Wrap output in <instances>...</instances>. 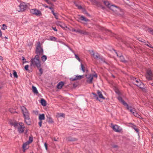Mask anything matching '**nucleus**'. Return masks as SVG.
<instances>
[{
    "label": "nucleus",
    "instance_id": "obj_46",
    "mask_svg": "<svg viewBox=\"0 0 153 153\" xmlns=\"http://www.w3.org/2000/svg\"><path fill=\"white\" fill-rule=\"evenodd\" d=\"M42 5L43 6L45 7V8H48V6L47 5L45 4H42Z\"/></svg>",
    "mask_w": 153,
    "mask_h": 153
},
{
    "label": "nucleus",
    "instance_id": "obj_54",
    "mask_svg": "<svg viewBox=\"0 0 153 153\" xmlns=\"http://www.w3.org/2000/svg\"><path fill=\"white\" fill-rule=\"evenodd\" d=\"M22 60L23 61H25V62H26V59H25L24 57H22Z\"/></svg>",
    "mask_w": 153,
    "mask_h": 153
},
{
    "label": "nucleus",
    "instance_id": "obj_28",
    "mask_svg": "<svg viewBox=\"0 0 153 153\" xmlns=\"http://www.w3.org/2000/svg\"><path fill=\"white\" fill-rule=\"evenodd\" d=\"M133 115L135 116V117H137L139 118H140L141 117V116L137 113L136 112L134 113L133 112Z\"/></svg>",
    "mask_w": 153,
    "mask_h": 153
},
{
    "label": "nucleus",
    "instance_id": "obj_53",
    "mask_svg": "<svg viewBox=\"0 0 153 153\" xmlns=\"http://www.w3.org/2000/svg\"><path fill=\"white\" fill-rule=\"evenodd\" d=\"M3 60V58L2 57L0 56V60L2 61Z\"/></svg>",
    "mask_w": 153,
    "mask_h": 153
},
{
    "label": "nucleus",
    "instance_id": "obj_5",
    "mask_svg": "<svg viewBox=\"0 0 153 153\" xmlns=\"http://www.w3.org/2000/svg\"><path fill=\"white\" fill-rule=\"evenodd\" d=\"M36 53L39 57L40 56L42 55L43 54V50L41 46L40 42H38L36 47Z\"/></svg>",
    "mask_w": 153,
    "mask_h": 153
},
{
    "label": "nucleus",
    "instance_id": "obj_24",
    "mask_svg": "<svg viewBox=\"0 0 153 153\" xmlns=\"http://www.w3.org/2000/svg\"><path fill=\"white\" fill-rule=\"evenodd\" d=\"M79 19L82 21H83L85 22H87L89 21L88 19L85 18L83 16H81L80 17Z\"/></svg>",
    "mask_w": 153,
    "mask_h": 153
},
{
    "label": "nucleus",
    "instance_id": "obj_7",
    "mask_svg": "<svg viewBox=\"0 0 153 153\" xmlns=\"http://www.w3.org/2000/svg\"><path fill=\"white\" fill-rule=\"evenodd\" d=\"M92 94L94 95V97L96 100L100 101V99H102V100H105V98L103 96L102 92L99 90L97 91V94L98 96L95 93H93Z\"/></svg>",
    "mask_w": 153,
    "mask_h": 153
},
{
    "label": "nucleus",
    "instance_id": "obj_11",
    "mask_svg": "<svg viewBox=\"0 0 153 153\" xmlns=\"http://www.w3.org/2000/svg\"><path fill=\"white\" fill-rule=\"evenodd\" d=\"M133 79L135 81L136 83L135 84V85H136L141 88H144V84L140 80L136 78H133Z\"/></svg>",
    "mask_w": 153,
    "mask_h": 153
},
{
    "label": "nucleus",
    "instance_id": "obj_52",
    "mask_svg": "<svg viewBox=\"0 0 153 153\" xmlns=\"http://www.w3.org/2000/svg\"><path fill=\"white\" fill-rule=\"evenodd\" d=\"M2 35V32L1 30H0V37H1Z\"/></svg>",
    "mask_w": 153,
    "mask_h": 153
},
{
    "label": "nucleus",
    "instance_id": "obj_32",
    "mask_svg": "<svg viewBox=\"0 0 153 153\" xmlns=\"http://www.w3.org/2000/svg\"><path fill=\"white\" fill-rule=\"evenodd\" d=\"M81 69L83 72H85V67L82 64H81Z\"/></svg>",
    "mask_w": 153,
    "mask_h": 153
},
{
    "label": "nucleus",
    "instance_id": "obj_48",
    "mask_svg": "<svg viewBox=\"0 0 153 153\" xmlns=\"http://www.w3.org/2000/svg\"><path fill=\"white\" fill-rule=\"evenodd\" d=\"M44 146H45V149H46V150H47V149H48V148H47V144L46 143H45V144H44Z\"/></svg>",
    "mask_w": 153,
    "mask_h": 153
},
{
    "label": "nucleus",
    "instance_id": "obj_43",
    "mask_svg": "<svg viewBox=\"0 0 153 153\" xmlns=\"http://www.w3.org/2000/svg\"><path fill=\"white\" fill-rule=\"evenodd\" d=\"M42 121L40 120L39 122V124L40 127H41L42 126Z\"/></svg>",
    "mask_w": 153,
    "mask_h": 153
},
{
    "label": "nucleus",
    "instance_id": "obj_36",
    "mask_svg": "<svg viewBox=\"0 0 153 153\" xmlns=\"http://www.w3.org/2000/svg\"><path fill=\"white\" fill-rule=\"evenodd\" d=\"M58 116L59 117H65V114L63 113H60L58 114Z\"/></svg>",
    "mask_w": 153,
    "mask_h": 153
},
{
    "label": "nucleus",
    "instance_id": "obj_64",
    "mask_svg": "<svg viewBox=\"0 0 153 153\" xmlns=\"http://www.w3.org/2000/svg\"><path fill=\"white\" fill-rule=\"evenodd\" d=\"M151 85H152L153 86V83L152 84H151Z\"/></svg>",
    "mask_w": 153,
    "mask_h": 153
},
{
    "label": "nucleus",
    "instance_id": "obj_50",
    "mask_svg": "<svg viewBox=\"0 0 153 153\" xmlns=\"http://www.w3.org/2000/svg\"><path fill=\"white\" fill-rule=\"evenodd\" d=\"M52 28L54 31H57V30L56 27H52Z\"/></svg>",
    "mask_w": 153,
    "mask_h": 153
},
{
    "label": "nucleus",
    "instance_id": "obj_15",
    "mask_svg": "<svg viewBox=\"0 0 153 153\" xmlns=\"http://www.w3.org/2000/svg\"><path fill=\"white\" fill-rule=\"evenodd\" d=\"M83 77V75H76L74 77L71 78L70 79L71 81H74L76 80H79Z\"/></svg>",
    "mask_w": 153,
    "mask_h": 153
},
{
    "label": "nucleus",
    "instance_id": "obj_23",
    "mask_svg": "<svg viewBox=\"0 0 153 153\" xmlns=\"http://www.w3.org/2000/svg\"><path fill=\"white\" fill-rule=\"evenodd\" d=\"M41 104L44 106H45L46 105V102L45 100L43 99H41Z\"/></svg>",
    "mask_w": 153,
    "mask_h": 153
},
{
    "label": "nucleus",
    "instance_id": "obj_16",
    "mask_svg": "<svg viewBox=\"0 0 153 153\" xmlns=\"http://www.w3.org/2000/svg\"><path fill=\"white\" fill-rule=\"evenodd\" d=\"M56 24L57 25L60 26L62 28H64L66 27L65 24L61 22L58 21L56 22Z\"/></svg>",
    "mask_w": 153,
    "mask_h": 153
},
{
    "label": "nucleus",
    "instance_id": "obj_6",
    "mask_svg": "<svg viewBox=\"0 0 153 153\" xmlns=\"http://www.w3.org/2000/svg\"><path fill=\"white\" fill-rule=\"evenodd\" d=\"M90 53L91 55L95 59H100L101 62H105V59L102 56H100L97 53H94V51H90Z\"/></svg>",
    "mask_w": 153,
    "mask_h": 153
},
{
    "label": "nucleus",
    "instance_id": "obj_51",
    "mask_svg": "<svg viewBox=\"0 0 153 153\" xmlns=\"http://www.w3.org/2000/svg\"><path fill=\"white\" fill-rule=\"evenodd\" d=\"M93 77H95L96 78H97V74H95L94 75L93 74Z\"/></svg>",
    "mask_w": 153,
    "mask_h": 153
},
{
    "label": "nucleus",
    "instance_id": "obj_62",
    "mask_svg": "<svg viewBox=\"0 0 153 153\" xmlns=\"http://www.w3.org/2000/svg\"><path fill=\"white\" fill-rule=\"evenodd\" d=\"M54 141H57V140H56V139H54Z\"/></svg>",
    "mask_w": 153,
    "mask_h": 153
},
{
    "label": "nucleus",
    "instance_id": "obj_30",
    "mask_svg": "<svg viewBox=\"0 0 153 153\" xmlns=\"http://www.w3.org/2000/svg\"><path fill=\"white\" fill-rule=\"evenodd\" d=\"M148 31L150 32L151 34L153 35V30L150 28H148L147 29Z\"/></svg>",
    "mask_w": 153,
    "mask_h": 153
},
{
    "label": "nucleus",
    "instance_id": "obj_56",
    "mask_svg": "<svg viewBox=\"0 0 153 153\" xmlns=\"http://www.w3.org/2000/svg\"><path fill=\"white\" fill-rule=\"evenodd\" d=\"M113 147L114 148H117V145H114L113 146Z\"/></svg>",
    "mask_w": 153,
    "mask_h": 153
},
{
    "label": "nucleus",
    "instance_id": "obj_22",
    "mask_svg": "<svg viewBox=\"0 0 153 153\" xmlns=\"http://www.w3.org/2000/svg\"><path fill=\"white\" fill-rule=\"evenodd\" d=\"M32 91L35 94H37L38 93V92L36 88L34 86H33L32 87Z\"/></svg>",
    "mask_w": 153,
    "mask_h": 153
},
{
    "label": "nucleus",
    "instance_id": "obj_45",
    "mask_svg": "<svg viewBox=\"0 0 153 153\" xmlns=\"http://www.w3.org/2000/svg\"><path fill=\"white\" fill-rule=\"evenodd\" d=\"M49 122H50L51 123H52L53 122V121L52 120L51 118H49Z\"/></svg>",
    "mask_w": 153,
    "mask_h": 153
},
{
    "label": "nucleus",
    "instance_id": "obj_49",
    "mask_svg": "<svg viewBox=\"0 0 153 153\" xmlns=\"http://www.w3.org/2000/svg\"><path fill=\"white\" fill-rule=\"evenodd\" d=\"M134 129L135 130V131L137 132V133H139V131L137 128H134Z\"/></svg>",
    "mask_w": 153,
    "mask_h": 153
},
{
    "label": "nucleus",
    "instance_id": "obj_2",
    "mask_svg": "<svg viewBox=\"0 0 153 153\" xmlns=\"http://www.w3.org/2000/svg\"><path fill=\"white\" fill-rule=\"evenodd\" d=\"M11 124L15 128H17L18 131L20 133H22L24 132L25 126L22 123L14 122Z\"/></svg>",
    "mask_w": 153,
    "mask_h": 153
},
{
    "label": "nucleus",
    "instance_id": "obj_21",
    "mask_svg": "<svg viewBox=\"0 0 153 153\" xmlns=\"http://www.w3.org/2000/svg\"><path fill=\"white\" fill-rule=\"evenodd\" d=\"M114 51H115L116 53V54L117 56H119L117 52H116V51L114 50ZM119 57L120 58V60L121 61L123 62H126L125 60L124 59V58L123 56H119Z\"/></svg>",
    "mask_w": 153,
    "mask_h": 153
},
{
    "label": "nucleus",
    "instance_id": "obj_41",
    "mask_svg": "<svg viewBox=\"0 0 153 153\" xmlns=\"http://www.w3.org/2000/svg\"><path fill=\"white\" fill-rule=\"evenodd\" d=\"M29 65H26L25 66V68L26 71H28Z\"/></svg>",
    "mask_w": 153,
    "mask_h": 153
},
{
    "label": "nucleus",
    "instance_id": "obj_18",
    "mask_svg": "<svg viewBox=\"0 0 153 153\" xmlns=\"http://www.w3.org/2000/svg\"><path fill=\"white\" fill-rule=\"evenodd\" d=\"M64 85L63 82L61 81L59 82L57 85V88L58 89H61Z\"/></svg>",
    "mask_w": 153,
    "mask_h": 153
},
{
    "label": "nucleus",
    "instance_id": "obj_26",
    "mask_svg": "<svg viewBox=\"0 0 153 153\" xmlns=\"http://www.w3.org/2000/svg\"><path fill=\"white\" fill-rule=\"evenodd\" d=\"M50 40L51 41H57V38L53 36H50L49 38Z\"/></svg>",
    "mask_w": 153,
    "mask_h": 153
},
{
    "label": "nucleus",
    "instance_id": "obj_37",
    "mask_svg": "<svg viewBox=\"0 0 153 153\" xmlns=\"http://www.w3.org/2000/svg\"><path fill=\"white\" fill-rule=\"evenodd\" d=\"M129 124L130 126H131L133 129H134V128H136V126L133 125V124L130 123Z\"/></svg>",
    "mask_w": 153,
    "mask_h": 153
},
{
    "label": "nucleus",
    "instance_id": "obj_47",
    "mask_svg": "<svg viewBox=\"0 0 153 153\" xmlns=\"http://www.w3.org/2000/svg\"><path fill=\"white\" fill-rule=\"evenodd\" d=\"M9 111L11 113H14V111L13 110L12 108H10L9 109Z\"/></svg>",
    "mask_w": 153,
    "mask_h": 153
},
{
    "label": "nucleus",
    "instance_id": "obj_14",
    "mask_svg": "<svg viewBox=\"0 0 153 153\" xmlns=\"http://www.w3.org/2000/svg\"><path fill=\"white\" fill-rule=\"evenodd\" d=\"M72 31H73L78 33L81 34H82L84 35H88L89 34V32H87L85 30H83L79 29L77 30L73 29Z\"/></svg>",
    "mask_w": 153,
    "mask_h": 153
},
{
    "label": "nucleus",
    "instance_id": "obj_17",
    "mask_svg": "<svg viewBox=\"0 0 153 153\" xmlns=\"http://www.w3.org/2000/svg\"><path fill=\"white\" fill-rule=\"evenodd\" d=\"M29 143H28L27 142L23 144L22 146V149L24 152H25V150L28 149L27 146L29 145Z\"/></svg>",
    "mask_w": 153,
    "mask_h": 153
},
{
    "label": "nucleus",
    "instance_id": "obj_13",
    "mask_svg": "<svg viewBox=\"0 0 153 153\" xmlns=\"http://www.w3.org/2000/svg\"><path fill=\"white\" fill-rule=\"evenodd\" d=\"M112 128L114 131L118 132H121L122 130L120 127L116 125H112Z\"/></svg>",
    "mask_w": 153,
    "mask_h": 153
},
{
    "label": "nucleus",
    "instance_id": "obj_4",
    "mask_svg": "<svg viewBox=\"0 0 153 153\" xmlns=\"http://www.w3.org/2000/svg\"><path fill=\"white\" fill-rule=\"evenodd\" d=\"M117 99L124 106L126 107L127 109L129 110L133 114V112H135V109L133 108L131 106H129L123 100L121 97H117Z\"/></svg>",
    "mask_w": 153,
    "mask_h": 153
},
{
    "label": "nucleus",
    "instance_id": "obj_35",
    "mask_svg": "<svg viewBox=\"0 0 153 153\" xmlns=\"http://www.w3.org/2000/svg\"><path fill=\"white\" fill-rule=\"evenodd\" d=\"M74 4H75L76 6L79 9H81L82 8V7L81 6L78 5L77 4L75 3H74Z\"/></svg>",
    "mask_w": 153,
    "mask_h": 153
},
{
    "label": "nucleus",
    "instance_id": "obj_3",
    "mask_svg": "<svg viewBox=\"0 0 153 153\" xmlns=\"http://www.w3.org/2000/svg\"><path fill=\"white\" fill-rule=\"evenodd\" d=\"M39 58V57L38 55H36L33 59H31L30 65L36 66L38 68L40 67L41 64Z\"/></svg>",
    "mask_w": 153,
    "mask_h": 153
},
{
    "label": "nucleus",
    "instance_id": "obj_9",
    "mask_svg": "<svg viewBox=\"0 0 153 153\" xmlns=\"http://www.w3.org/2000/svg\"><path fill=\"white\" fill-rule=\"evenodd\" d=\"M27 7V6L25 3H21L18 7V11H23L26 9Z\"/></svg>",
    "mask_w": 153,
    "mask_h": 153
},
{
    "label": "nucleus",
    "instance_id": "obj_34",
    "mask_svg": "<svg viewBox=\"0 0 153 153\" xmlns=\"http://www.w3.org/2000/svg\"><path fill=\"white\" fill-rule=\"evenodd\" d=\"M74 55L75 56V58L79 61V62H80L81 61L79 57L75 53H74Z\"/></svg>",
    "mask_w": 153,
    "mask_h": 153
},
{
    "label": "nucleus",
    "instance_id": "obj_59",
    "mask_svg": "<svg viewBox=\"0 0 153 153\" xmlns=\"http://www.w3.org/2000/svg\"><path fill=\"white\" fill-rule=\"evenodd\" d=\"M4 38H5L6 39H7L8 38L6 36H5Z\"/></svg>",
    "mask_w": 153,
    "mask_h": 153
},
{
    "label": "nucleus",
    "instance_id": "obj_57",
    "mask_svg": "<svg viewBox=\"0 0 153 153\" xmlns=\"http://www.w3.org/2000/svg\"><path fill=\"white\" fill-rule=\"evenodd\" d=\"M50 9L51 11L52 10H53V8L52 7H48Z\"/></svg>",
    "mask_w": 153,
    "mask_h": 153
},
{
    "label": "nucleus",
    "instance_id": "obj_42",
    "mask_svg": "<svg viewBox=\"0 0 153 153\" xmlns=\"http://www.w3.org/2000/svg\"><path fill=\"white\" fill-rule=\"evenodd\" d=\"M45 1L48 4H51V3L49 0H45Z\"/></svg>",
    "mask_w": 153,
    "mask_h": 153
},
{
    "label": "nucleus",
    "instance_id": "obj_31",
    "mask_svg": "<svg viewBox=\"0 0 153 153\" xmlns=\"http://www.w3.org/2000/svg\"><path fill=\"white\" fill-rule=\"evenodd\" d=\"M7 29V26L5 24H3L2 25V27L1 28V29L2 30H5Z\"/></svg>",
    "mask_w": 153,
    "mask_h": 153
},
{
    "label": "nucleus",
    "instance_id": "obj_38",
    "mask_svg": "<svg viewBox=\"0 0 153 153\" xmlns=\"http://www.w3.org/2000/svg\"><path fill=\"white\" fill-rule=\"evenodd\" d=\"M145 45L147 46H148L149 47V48H153V47H152V45H151V44H150L149 43H146L145 44Z\"/></svg>",
    "mask_w": 153,
    "mask_h": 153
},
{
    "label": "nucleus",
    "instance_id": "obj_63",
    "mask_svg": "<svg viewBox=\"0 0 153 153\" xmlns=\"http://www.w3.org/2000/svg\"><path fill=\"white\" fill-rule=\"evenodd\" d=\"M151 85H152L153 86V83L152 84H151Z\"/></svg>",
    "mask_w": 153,
    "mask_h": 153
},
{
    "label": "nucleus",
    "instance_id": "obj_40",
    "mask_svg": "<svg viewBox=\"0 0 153 153\" xmlns=\"http://www.w3.org/2000/svg\"><path fill=\"white\" fill-rule=\"evenodd\" d=\"M133 78H135L134 77H131V79L133 80V83H134V84L135 85V84L136 83V82H135V80H134V79H133Z\"/></svg>",
    "mask_w": 153,
    "mask_h": 153
},
{
    "label": "nucleus",
    "instance_id": "obj_55",
    "mask_svg": "<svg viewBox=\"0 0 153 153\" xmlns=\"http://www.w3.org/2000/svg\"><path fill=\"white\" fill-rule=\"evenodd\" d=\"M51 12L53 14V15L55 13L54 12L53 10H52L51 11Z\"/></svg>",
    "mask_w": 153,
    "mask_h": 153
},
{
    "label": "nucleus",
    "instance_id": "obj_1",
    "mask_svg": "<svg viewBox=\"0 0 153 153\" xmlns=\"http://www.w3.org/2000/svg\"><path fill=\"white\" fill-rule=\"evenodd\" d=\"M21 109L24 117L25 123L27 125H30L31 122L30 117V114L24 106L21 107Z\"/></svg>",
    "mask_w": 153,
    "mask_h": 153
},
{
    "label": "nucleus",
    "instance_id": "obj_44",
    "mask_svg": "<svg viewBox=\"0 0 153 153\" xmlns=\"http://www.w3.org/2000/svg\"><path fill=\"white\" fill-rule=\"evenodd\" d=\"M39 71L41 74H42L43 73L42 69L41 68H40L39 69Z\"/></svg>",
    "mask_w": 153,
    "mask_h": 153
},
{
    "label": "nucleus",
    "instance_id": "obj_29",
    "mask_svg": "<svg viewBox=\"0 0 153 153\" xmlns=\"http://www.w3.org/2000/svg\"><path fill=\"white\" fill-rule=\"evenodd\" d=\"M13 74L14 76V77L17 78L18 77V76L17 75V73H16V71L15 70H13Z\"/></svg>",
    "mask_w": 153,
    "mask_h": 153
},
{
    "label": "nucleus",
    "instance_id": "obj_12",
    "mask_svg": "<svg viewBox=\"0 0 153 153\" xmlns=\"http://www.w3.org/2000/svg\"><path fill=\"white\" fill-rule=\"evenodd\" d=\"M87 79V82L89 83H91L93 78V74H88L85 75Z\"/></svg>",
    "mask_w": 153,
    "mask_h": 153
},
{
    "label": "nucleus",
    "instance_id": "obj_33",
    "mask_svg": "<svg viewBox=\"0 0 153 153\" xmlns=\"http://www.w3.org/2000/svg\"><path fill=\"white\" fill-rule=\"evenodd\" d=\"M33 141V138L32 137H30L29 138V140L27 142L29 143V144L31 143Z\"/></svg>",
    "mask_w": 153,
    "mask_h": 153
},
{
    "label": "nucleus",
    "instance_id": "obj_8",
    "mask_svg": "<svg viewBox=\"0 0 153 153\" xmlns=\"http://www.w3.org/2000/svg\"><path fill=\"white\" fill-rule=\"evenodd\" d=\"M30 12L32 14L38 16H40L42 15L41 11L36 9H31L30 10Z\"/></svg>",
    "mask_w": 153,
    "mask_h": 153
},
{
    "label": "nucleus",
    "instance_id": "obj_19",
    "mask_svg": "<svg viewBox=\"0 0 153 153\" xmlns=\"http://www.w3.org/2000/svg\"><path fill=\"white\" fill-rule=\"evenodd\" d=\"M45 119V115L44 114H39V120L42 121L44 120Z\"/></svg>",
    "mask_w": 153,
    "mask_h": 153
},
{
    "label": "nucleus",
    "instance_id": "obj_39",
    "mask_svg": "<svg viewBox=\"0 0 153 153\" xmlns=\"http://www.w3.org/2000/svg\"><path fill=\"white\" fill-rule=\"evenodd\" d=\"M53 15L54 16L55 18L56 19H58V14L57 13H55L54 14H53Z\"/></svg>",
    "mask_w": 153,
    "mask_h": 153
},
{
    "label": "nucleus",
    "instance_id": "obj_61",
    "mask_svg": "<svg viewBox=\"0 0 153 153\" xmlns=\"http://www.w3.org/2000/svg\"><path fill=\"white\" fill-rule=\"evenodd\" d=\"M105 30H106V29H105ZM107 30V31H109V32H111V31H110L109 30Z\"/></svg>",
    "mask_w": 153,
    "mask_h": 153
},
{
    "label": "nucleus",
    "instance_id": "obj_25",
    "mask_svg": "<svg viewBox=\"0 0 153 153\" xmlns=\"http://www.w3.org/2000/svg\"><path fill=\"white\" fill-rule=\"evenodd\" d=\"M47 59V57L45 55H43L42 57H41V59L44 62Z\"/></svg>",
    "mask_w": 153,
    "mask_h": 153
},
{
    "label": "nucleus",
    "instance_id": "obj_10",
    "mask_svg": "<svg viewBox=\"0 0 153 153\" xmlns=\"http://www.w3.org/2000/svg\"><path fill=\"white\" fill-rule=\"evenodd\" d=\"M145 76L146 78L149 80L152 79V77L153 76V74L150 70L148 69L147 70Z\"/></svg>",
    "mask_w": 153,
    "mask_h": 153
},
{
    "label": "nucleus",
    "instance_id": "obj_60",
    "mask_svg": "<svg viewBox=\"0 0 153 153\" xmlns=\"http://www.w3.org/2000/svg\"><path fill=\"white\" fill-rule=\"evenodd\" d=\"M71 51L74 54L75 53L74 51H73V50H72Z\"/></svg>",
    "mask_w": 153,
    "mask_h": 153
},
{
    "label": "nucleus",
    "instance_id": "obj_20",
    "mask_svg": "<svg viewBox=\"0 0 153 153\" xmlns=\"http://www.w3.org/2000/svg\"><path fill=\"white\" fill-rule=\"evenodd\" d=\"M109 8L113 11H115L116 10V8H117V7L111 4L109 7Z\"/></svg>",
    "mask_w": 153,
    "mask_h": 153
},
{
    "label": "nucleus",
    "instance_id": "obj_58",
    "mask_svg": "<svg viewBox=\"0 0 153 153\" xmlns=\"http://www.w3.org/2000/svg\"><path fill=\"white\" fill-rule=\"evenodd\" d=\"M69 49L71 51L72 50L70 48L68 47Z\"/></svg>",
    "mask_w": 153,
    "mask_h": 153
},
{
    "label": "nucleus",
    "instance_id": "obj_27",
    "mask_svg": "<svg viewBox=\"0 0 153 153\" xmlns=\"http://www.w3.org/2000/svg\"><path fill=\"white\" fill-rule=\"evenodd\" d=\"M104 4L107 6L108 8L111 5L109 3L108 1H104Z\"/></svg>",
    "mask_w": 153,
    "mask_h": 153
}]
</instances>
